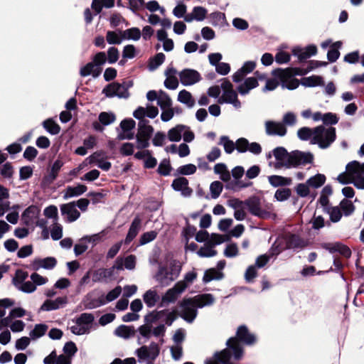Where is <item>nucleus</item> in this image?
Returning a JSON list of instances; mask_svg holds the SVG:
<instances>
[{"instance_id": "nucleus-1", "label": "nucleus", "mask_w": 364, "mask_h": 364, "mask_svg": "<svg viewBox=\"0 0 364 364\" xmlns=\"http://www.w3.org/2000/svg\"><path fill=\"white\" fill-rule=\"evenodd\" d=\"M255 340V336L249 333L247 327L241 326L237 329L236 337L231 338L227 341L228 348L215 354V360H207L205 364H232L230 362L231 351H232L235 360H239L242 356V348L238 341L250 345L254 343Z\"/></svg>"}, {"instance_id": "nucleus-2", "label": "nucleus", "mask_w": 364, "mask_h": 364, "mask_svg": "<svg viewBox=\"0 0 364 364\" xmlns=\"http://www.w3.org/2000/svg\"><path fill=\"white\" fill-rule=\"evenodd\" d=\"M337 180L341 184L353 183L359 189H364V163L353 161L347 164L346 171L340 173Z\"/></svg>"}, {"instance_id": "nucleus-3", "label": "nucleus", "mask_w": 364, "mask_h": 364, "mask_svg": "<svg viewBox=\"0 0 364 364\" xmlns=\"http://www.w3.org/2000/svg\"><path fill=\"white\" fill-rule=\"evenodd\" d=\"M306 73V71L299 69L290 68L285 70L277 69L272 71V75L280 80L282 87L289 90L297 88L301 83L298 79L294 77V75H302Z\"/></svg>"}, {"instance_id": "nucleus-4", "label": "nucleus", "mask_w": 364, "mask_h": 364, "mask_svg": "<svg viewBox=\"0 0 364 364\" xmlns=\"http://www.w3.org/2000/svg\"><path fill=\"white\" fill-rule=\"evenodd\" d=\"M336 139V129L329 127L326 129L323 126L314 128V135L311 139L312 144H318L321 149L328 147Z\"/></svg>"}, {"instance_id": "nucleus-5", "label": "nucleus", "mask_w": 364, "mask_h": 364, "mask_svg": "<svg viewBox=\"0 0 364 364\" xmlns=\"http://www.w3.org/2000/svg\"><path fill=\"white\" fill-rule=\"evenodd\" d=\"M122 293V287H116L111 290L106 296L102 295L97 299H92L93 292L89 293L85 299V306L87 309H95L100 306L105 305L107 302H110L116 299Z\"/></svg>"}, {"instance_id": "nucleus-6", "label": "nucleus", "mask_w": 364, "mask_h": 364, "mask_svg": "<svg viewBox=\"0 0 364 364\" xmlns=\"http://www.w3.org/2000/svg\"><path fill=\"white\" fill-rule=\"evenodd\" d=\"M223 94L218 100L219 103H227L232 105L235 109H240L242 107L240 101L238 100L237 93L233 89L232 83L226 80L223 79L220 84Z\"/></svg>"}, {"instance_id": "nucleus-7", "label": "nucleus", "mask_w": 364, "mask_h": 364, "mask_svg": "<svg viewBox=\"0 0 364 364\" xmlns=\"http://www.w3.org/2000/svg\"><path fill=\"white\" fill-rule=\"evenodd\" d=\"M132 85L133 82L131 80L124 81L122 83L112 82L106 86L102 92L108 97L128 98L129 96L128 90Z\"/></svg>"}, {"instance_id": "nucleus-8", "label": "nucleus", "mask_w": 364, "mask_h": 364, "mask_svg": "<svg viewBox=\"0 0 364 364\" xmlns=\"http://www.w3.org/2000/svg\"><path fill=\"white\" fill-rule=\"evenodd\" d=\"M154 132V128L149 124V122L142 119L138 123V132L136 134V148L142 149L149 146V140Z\"/></svg>"}, {"instance_id": "nucleus-9", "label": "nucleus", "mask_w": 364, "mask_h": 364, "mask_svg": "<svg viewBox=\"0 0 364 364\" xmlns=\"http://www.w3.org/2000/svg\"><path fill=\"white\" fill-rule=\"evenodd\" d=\"M93 321L94 316L92 314L83 313L73 321L70 329L73 334L77 336L88 333Z\"/></svg>"}, {"instance_id": "nucleus-10", "label": "nucleus", "mask_w": 364, "mask_h": 364, "mask_svg": "<svg viewBox=\"0 0 364 364\" xmlns=\"http://www.w3.org/2000/svg\"><path fill=\"white\" fill-rule=\"evenodd\" d=\"M245 205L248 207L250 212L261 218H269L272 215V205H266L262 206L260 200L257 197H252L245 200Z\"/></svg>"}, {"instance_id": "nucleus-11", "label": "nucleus", "mask_w": 364, "mask_h": 364, "mask_svg": "<svg viewBox=\"0 0 364 364\" xmlns=\"http://www.w3.org/2000/svg\"><path fill=\"white\" fill-rule=\"evenodd\" d=\"M187 287L188 284H185V282H178L172 288L168 289L161 296L160 306H166L170 304L174 303Z\"/></svg>"}, {"instance_id": "nucleus-12", "label": "nucleus", "mask_w": 364, "mask_h": 364, "mask_svg": "<svg viewBox=\"0 0 364 364\" xmlns=\"http://www.w3.org/2000/svg\"><path fill=\"white\" fill-rule=\"evenodd\" d=\"M179 315L185 321L192 323L196 318L198 311L196 303L191 298L183 299L179 304Z\"/></svg>"}, {"instance_id": "nucleus-13", "label": "nucleus", "mask_w": 364, "mask_h": 364, "mask_svg": "<svg viewBox=\"0 0 364 364\" xmlns=\"http://www.w3.org/2000/svg\"><path fill=\"white\" fill-rule=\"evenodd\" d=\"M160 348L156 343H151L149 346H142L137 348L135 355L139 361H154L159 355Z\"/></svg>"}, {"instance_id": "nucleus-14", "label": "nucleus", "mask_w": 364, "mask_h": 364, "mask_svg": "<svg viewBox=\"0 0 364 364\" xmlns=\"http://www.w3.org/2000/svg\"><path fill=\"white\" fill-rule=\"evenodd\" d=\"M314 156L309 152L294 151L290 152L288 168L297 167L311 164L313 161Z\"/></svg>"}, {"instance_id": "nucleus-15", "label": "nucleus", "mask_w": 364, "mask_h": 364, "mask_svg": "<svg viewBox=\"0 0 364 364\" xmlns=\"http://www.w3.org/2000/svg\"><path fill=\"white\" fill-rule=\"evenodd\" d=\"M57 264V260L53 257L45 258L36 257L29 264V268L33 271H38L41 269L47 270L53 269Z\"/></svg>"}, {"instance_id": "nucleus-16", "label": "nucleus", "mask_w": 364, "mask_h": 364, "mask_svg": "<svg viewBox=\"0 0 364 364\" xmlns=\"http://www.w3.org/2000/svg\"><path fill=\"white\" fill-rule=\"evenodd\" d=\"M180 81L184 86L193 85L201 79L200 73L193 69H184L178 73Z\"/></svg>"}, {"instance_id": "nucleus-17", "label": "nucleus", "mask_w": 364, "mask_h": 364, "mask_svg": "<svg viewBox=\"0 0 364 364\" xmlns=\"http://www.w3.org/2000/svg\"><path fill=\"white\" fill-rule=\"evenodd\" d=\"M60 212L65 220L68 223H73L77 220L80 216V213L76 208L75 202L61 205Z\"/></svg>"}, {"instance_id": "nucleus-18", "label": "nucleus", "mask_w": 364, "mask_h": 364, "mask_svg": "<svg viewBox=\"0 0 364 364\" xmlns=\"http://www.w3.org/2000/svg\"><path fill=\"white\" fill-rule=\"evenodd\" d=\"M277 162L273 165L274 168H279L282 167L288 168L290 153L283 147H277L272 151Z\"/></svg>"}, {"instance_id": "nucleus-19", "label": "nucleus", "mask_w": 364, "mask_h": 364, "mask_svg": "<svg viewBox=\"0 0 364 364\" xmlns=\"http://www.w3.org/2000/svg\"><path fill=\"white\" fill-rule=\"evenodd\" d=\"M143 300L149 308H152L161 303V295L156 288H152L146 291L143 295Z\"/></svg>"}, {"instance_id": "nucleus-20", "label": "nucleus", "mask_w": 364, "mask_h": 364, "mask_svg": "<svg viewBox=\"0 0 364 364\" xmlns=\"http://www.w3.org/2000/svg\"><path fill=\"white\" fill-rule=\"evenodd\" d=\"M265 132L268 135H278L283 136L287 133V129L282 122L267 121L264 123Z\"/></svg>"}, {"instance_id": "nucleus-21", "label": "nucleus", "mask_w": 364, "mask_h": 364, "mask_svg": "<svg viewBox=\"0 0 364 364\" xmlns=\"http://www.w3.org/2000/svg\"><path fill=\"white\" fill-rule=\"evenodd\" d=\"M159 114V109L156 107L150 105L146 107H139L133 113V116L140 121L144 119L145 117L151 119L155 118Z\"/></svg>"}, {"instance_id": "nucleus-22", "label": "nucleus", "mask_w": 364, "mask_h": 364, "mask_svg": "<svg viewBox=\"0 0 364 364\" xmlns=\"http://www.w3.org/2000/svg\"><path fill=\"white\" fill-rule=\"evenodd\" d=\"M113 276L112 269L99 268L92 271V280L94 283L105 282Z\"/></svg>"}, {"instance_id": "nucleus-23", "label": "nucleus", "mask_w": 364, "mask_h": 364, "mask_svg": "<svg viewBox=\"0 0 364 364\" xmlns=\"http://www.w3.org/2000/svg\"><path fill=\"white\" fill-rule=\"evenodd\" d=\"M256 63L254 61H247L244 63L242 67L239 69L232 75V80L235 82H240L245 76L252 73L255 68Z\"/></svg>"}, {"instance_id": "nucleus-24", "label": "nucleus", "mask_w": 364, "mask_h": 364, "mask_svg": "<svg viewBox=\"0 0 364 364\" xmlns=\"http://www.w3.org/2000/svg\"><path fill=\"white\" fill-rule=\"evenodd\" d=\"M172 187L175 191H181L183 196H190L192 189L188 187V181L183 177L175 179L172 183Z\"/></svg>"}, {"instance_id": "nucleus-25", "label": "nucleus", "mask_w": 364, "mask_h": 364, "mask_svg": "<svg viewBox=\"0 0 364 364\" xmlns=\"http://www.w3.org/2000/svg\"><path fill=\"white\" fill-rule=\"evenodd\" d=\"M154 278L162 287H166L176 278V276L173 277L166 268L161 267Z\"/></svg>"}, {"instance_id": "nucleus-26", "label": "nucleus", "mask_w": 364, "mask_h": 364, "mask_svg": "<svg viewBox=\"0 0 364 364\" xmlns=\"http://www.w3.org/2000/svg\"><path fill=\"white\" fill-rule=\"evenodd\" d=\"M259 85L257 80L255 77H250L246 78L242 83L238 85L237 90L238 92L244 96L250 92L252 89L257 87Z\"/></svg>"}, {"instance_id": "nucleus-27", "label": "nucleus", "mask_w": 364, "mask_h": 364, "mask_svg": "<svg viewBox=\"0 0 364 364\" xmlns=\"http://www.w3.org/2000/svg\"><path fill=\"white\" fill-rule=\"evenodd\" d=\"M177 71L173 68H168L165 75L166 78L164 81V86L169 90H176L178 86V80L176 77Z\"/></svg>"}, {"instance_id": "nucleus-28", "label": "nucleus", "mask_w": 364, "mask_h": 364, "mask_svg": "<svg viewBox=\"0 0 364 364\" xmlns=\"http://www.w3.org/2000/svg\"><path fill=\"white\" fill-rule=\"evenodd\" d=\"M40 210L36 205H31L27 208L21 215V220L23 223L28 225L33 223L38 218Z\"/></svg>"}, {"instance_id": "nucleus-29", "label": "nucleus", "mask_w": 364, "mask_h": 364, "mask_svg": "<svg viewBox=\"0 0 364 364\" xmlns=\"http://www.w3.org/2000/svg\"><path fill=\"white\" fill-rule=\"evenodd\" d=\"M317 48L314 45L308 46L306 48H296L293 50V54L299 58V60H303L316 55Z\"/></svg>"}, {"instance_id": "nucleus-30", "label": "nucleus", "mask_w": 364, "mask_h": 364, "mask_svg": "<svg viewBox=\"0 0 364 364\" xmlns=\"http://www.w3.org/2000/svg\"><path fill=\"white\" fill-rule=\"evenodd\" d=\"M68 302V299L66 296L58 297L55 300H46L43 305L41 306V309L43 311H52L58 309Z\"/></svg>"}, {"instance_id": "nucleus-31", "label": "nucleus", "mask_w": 364, "mask_h": 364, "mask_svg": "<svg viewBox=\"0 0 364 364\" xmlns=\"http://www.w3.org/2000/svg\"><path fill=\"white\" fill-rule=\"evenodd\" d=\"M207 10L202 6H196L193 9L191 14L184 16V20L186 22H191L193 20L202 21L205 18Z\"/></svg>"}, {"instance_id": "nucleus-32", "label": "nucleus", "mask_w": 364, "mask_h": 364, "mask_svg": "<svg viewBox=\"0 0 364 364\" xmlns=\"http://www.w3.org/2000/svg\"><path fill=\"white\" fill-rule=\"evenodd\" d=\"M141 223V218L139 215H136L133 220L131 226L129 229L127 237L124 240L126 244H129L137 235Z\"/></svg>"}, {"instance_id": "nucleus-33", "label": "nucleus", "mask_w": 364, "mask_h": 364, "mask_svg": "<svg viewBox=\"0 0 364 364\" xmlns=\"http://www.w3.org/2000/svg\"><path fill=\"white\" fill-rule=\"evenodd\" d=\"M101 152H95L93 154L90 156L86 161L88 160L90 164H96L100 168L104 171H108L111 167V163L101 159Z\"/></svg>"}, {"instance_id": "nucleus-34", "label": "nucleus", "mask_w": 364, "mask_h": 364, "mask_svg": "<svg viewBox=\"0 0 364 364\" xmlns=\"http://www.w3.org/2000/svg\"><path fill=\"white\" fill-rule=\"evenodd\" d=\"M198 308L210 306L215 302L214 296L210 294H198L192 297Z\"/></svg>"}, {"instance_id": "nucleus-35", "label": "nucleus", "mask_w": 364, "mask_h": 364, "mask_svg": "<svg viewBox=\"0 0 364 364\" xmlns=\"http://www.w3.org/2000/svg\"><path fill=\"white\" fill-rule=\"evenodd\" d=\"M102 72L101 68H97L94 63L90 62L80 70V75L82 77L92 75L93 77H97Z\"/></svg>"}, {"instance_id": "nucleus-36", "label": "nucleus", "mask_w": 364, "mask_h": 364, "mask_svg": "<svg viewBox=\"0 0 364 364\" xmlns=\"http://www.w3.org/2000/svg\"><path fill=\"white\" fill-rule=\"evenodd\" d=\"M86 191L87 187L82 184H78L76 186H68L64 191L63 198L66 200L72 197L80 196Z\"/></svg>"}, {"instance_id": "nucleus-37", "label": "nucleus", "mask_w": 364, "mask_h": 364, "mask_svg": "<svg viewBox=\"0 0 364 364\" xmlns=\"http://www.w3.org/2000/svg\"><path fill=\"white\" fill-rule=\"evenodd\" d=\"M156 36L157 39L163 43V48L165 51L168 52L173 49V41L168 38L167 33L164 30H159Z\"/></svg>"}, {"instance_id": "nucleus-38", "label": "nucleus", "mask_w": 364, "mask_h": 364, "mask_svg": "<svg viewBox=\"0 0 364 364\" xmlns=\"http://www.w3.org/2000/svg\"><path fill=\"white\" fill-rule=\"evenodd\" d=\"M184 129L185 125L183 124H178L170 129L167 134V136L169 141L175 142L179 141L182 138L183 131Z\"/></svg>"}, {"instance_id": "nucleus-39", "label": "nucleus", "mask_w": 364, "mask_h": 364, "mask_svg": "<svg viewBox=\"0 0 364 364\" xmlns=\"http://www.w3.org/2000/svg\"><path fill=\"white\" fill-rule=\"evenodd\" d=\"M301 84L306 87L321 86L323 85L322 77L318 75H311L306 77H303L301 80Z\"/></svg>"}, {"instance_id": "nucleus-40", "label": "nucleus", "mask_w": 364, "mask_h": 364, "mask_svg": "<svg viewBox=\"0 0 364 364\" xmlns=\"http://www.w3.org/2000/svg\"><path fill=\"white\" fill-rule=\"evenodd\" d=\"M268 181L274 187L280 186H289L292 183V179L291 178H287L277 175L269 176Z\"/></svg>"}, {"instance_id": "nucleus-41", "label": "nucleus", "mask_w": 364, "mask_h": 364, "mask_svg": "<svg viewBox=\"0 0 364 364\" xmlns=\"http://www.w3.org/2000/svg\"><path fill=\"white\" fill-rule=\"evenodd\" d=\"M165 315L166 311L164 310L153 311L145 316L144 320L147 324L151 325L157 321L163 320Z\"/></svg>"}, {"instance_id": "nucleus-42", "label": "nucleus", "mask_w": 364, "mask_h": 364, "mask_svg": "<svg viewBox=\"0 0 364 364\" xmlns=\"http://www.w3.org/2000/svg\"><path fill=\"white\" fill-rule=\"evenodd\" d=\"M178 101L186 105L188 107H192L195 105V100L191 92L186 90L179 92L178 95Z\"/></svg>"}, {"instance_id": "nucleus-43", "label": "nucleus", "mask_w": 364, "mask_h": 364, "mask_svg": "<svg viewBox=\"0 0 364 364\" xmlns=\"http://www.w3.org/2000/svg\"><path fill=\"white\" fill-rule=\"evenodd\" d=\"M141 36V32L139 28L133 27L122 31V37L126 40L137 41Z\"/></svg>"}, {"instance_id": "nucleus-44", "label": "nucleus", "mask_w": 364, "mask_h": 364, "mask_svg": "<svg viewBox=\"0 0 364 364\" xmlns=\"http://www.w3.org/2000/svg\"><path fill=\"white\" fill-rule=\"evenodd\" d=\"M115 334L123 338H129L135 333L134 328L132 326L121 325L115 330Z\"/></svg>"}, {"instance_id": "nucleus-45", "label": "nucleus", "mask_w": 364, "mask_h": 364, "mask_svg": "<svg viewBox=\"0 0 364 364\" xmlns=\"http://www.w3.org/2000/svg\"><path fill=\"white\" fill-rule=\"evenodd\" d=\"M223 275L221 272L215 268H211L205 272L203 281L205 283H208L214 279H220L223 278Z\"/></svg>"}, {"instance_id": "nucleus-46", "label": "nucleus", "mask_w": 364, "mask_h": 364, "mask_svg": "<svg viewBox=\"0 0 364 364\" xmlns=\"http://www.w3.org/2000/svg\"><path fill=\"white\" fill-rule=\"evenodd\" d=\"M157 105L161 109L172 107V100L169 95L163 90H159V96L157 100Z\"/></svg>"}, {"instance_id": "nucleus-47", "label": "nucleus", "mask_w": 364, "mask_h": 364, "mask_svg": "<svg viewBox=\"0 0 364 364\" xmlns=\"http://www.w3.org/2000/svg\"><path fill=\"white\" fill-rule=\"evenodd\" d=\"M326 176L323 174L318 173L307 180V184L314 188H318L324 184Z\"/></svg>"}, {"instance_id": "nucleus-48", "label": "nucleus", "mask_w": 364, "mask_h": 364, "mask_svg": "<svg viewBox=\"0 0 364 364\" xmlns=\"http://www.w3.org/2000/svg\"><path fill=\"white\" fill-rule=\"evenodd\" d=\"M123 39L122 31H119V33L116 31H111L107 32L106 40L110 45L120 44Z\"/></svg>"}, {"instance_id": "nucleus-49", "label": "nucleus", "mask_w": 364, "mask_h": 364, "mask_svg": "<svg viewBox=\"0 0 364 364\" xmlns=\"http://www.w3.org/2000/svg\"><path fill=\"white\" fill-rule=\"evenodd\" d=\"M98 119L102 125L108 126L115 122L116 116L111 112H102L99 114Z\"/></svg>"}, {"instance_id": "nucleus-50", "label": "nucleus", "mask_w": 364, "mask_h": 364, "mask_svg": "<svg viewBox=\"0 0 364 364\" xmlns=\"http://www.w3.org/2000/svg\"><path fill=\"white\" fill-rule=\"evenodd\" d=\"M43 127L51 134H57L60 132L59 125L52 119H48L43 122Z\"/></svg>"}, {"instance_id": "nucleus-51", "label": "nucleus", "mask_w": 364, "mask_h": 364, "mask_svg": "<svg viewBox=\"0 0 364 364\" xmlns=\"http://www.w3.org/2000/svg\"><path fill=\"white\" fill-rule=\"evenodd\" d=\"M219 144L223 146L225 151L227 154H231L236 149L235 143L230 140L229 138L225 136L220 137Z\"/></svg>"}, {"instance_id": "nucleus-52", "label": "nucleus", "mask_w": 364, "mask_h": 364, "mask_svg": "<svg viewBox=\"0 0 364 364\" xmlns=\"http://www.w3.org/2000/svg\"><path fill=\"white\" fill-rule=\"evenodd\" d=\"M165 60V55L162 53H157L153 58L150 60L149 63V69L151 71L156 70L161 65Z\"/></svg>"}, {"instance_id": "nucleus-53", "label": "nucleus", "mask_w": 364, "mask_h": 364, "mask_svg": "<svg viewBox=\"0 0 364 364\" xmlns=\"http://www.w3.org/2000/svg\"><path fill=\"white\" fill-rule=\"evenodd\" d=\"M326 211L330 216L331 220L333 223L338 222L342 217L341 210L338 206L326 208Z\"/></svg>"}, {"instance_id": "nucleus-54", "label": "nucleus", "mask_w": 364, "mask_h": 364, "mask_svg": "<svg viewBox=\"0 0 364 364\" xmlns=\"http://www.w3.org/2000/svg\"><path fill=\"white\" fill-rule=\"evenodd\" d=\"M297 135L301 140H311L314 135V129H311L309 127L301 128L298 130Z\"/></svg>"}, {"instance_id": "nucleus-55", "label": "nucleus", "mask_w": 364, "mask_h": 364, "mask_svg": "<svg viewBox=\"0 0 364 364\" xmlns=\"http://www.w3.org/2000/svg\"><path fill=\"white\" fill-rule=\"evenodd\" d=\"M197 254L202 257H210L216 255L217 252L213 250V245H205L197 252Z\"/></svg>"}, {"instance_id": "nucleus-56", "label": "nucleus", "mask_w": 364, "mask_h": 364, "mask_svg": "<svg viewBox=\"0 0 364 364\" xmlns=\"http://www.w3.org/2000/svg\"><path fill=\"white\" fill-rule=\"evenodd\" d=\"M47 328V326L44 324H38L35 326L33 330L31 331L30 336L32 338H38L45 334Z\"/></svg>"}, {"instance_id": "nucleus-57", "label": "nucleus", "mask_w": 364, "mask_h": 364, "mask_svg": "<svg viewBox=\"0 0 364 364\" xmlns=\"http://www.w3.org/2000/svg\"><path fill=\"white\" fill-rule=\"evenodd\" d=\"M197 170L194 164H188L178 168L177 171L181 175H191L196 173Z\"/></svg>"}, {"instance_id": "nucleus-58", "label": "nucleus", "mask_w": 364, "mask_h": 364, "mask_svg": "<svg viewBox=\"0 0 364 364\" xmlns=\"http://www.w3.org/2000/svg\"><path fill=\"white\" fill-rule=\"evenodd\" d=\"M291 196V190L289 188H279L276 191L274 198L278 201L287 200Z\"/></svg>"}, {"instance_id": "nucleus-59", "label": "nucleus", "mask_w": 364, "mask_h": 364, "mask_svg": "<svg viewBox=\"0 0 364 364\" xmlns=\"http://www.w3.org/2000/svg\"><path fill=\"white\" fill-rule=\"evenodd\" d=\"M119 57V52L118 49L115 47H110L107 50V60L108 63L110 64H113L116 63Z\"/></svg>"}, {"instance_id": "nucleus-60", "label": "nucleus", "mask_w": 364, "mask_h": 364, "mask_svg": "<svg viewBox=\"0 0 364 364\" xmlns=\"http://www.w3.org/2000/svg\"><path fill=\"white\" fill-rule=\"evenodd\" d=\"M44 215L48 218H53L55 222L58 219V208L55 205H51L44 209Z\"/></svg>"}, {"instance_id": "nucleus-61", "label": "nucleus", "mask_w": 364, "mask_h": 364, "mask_svg": "<svg viewBox=\"0 0 364 364\" xmlns=\"http://www.w3.org/2000/svg\"><path fill=\"white\" fill-rule=\"evenodd\" d=\"M50 235L53 240H58L63 236V228L62 226L55 222L50 231Z\"/></svg>"}, {"instance_id": "nucleus-62", "label": "nucleus", "mask_w": 364, "mask_h": 364, "mask_svg": "<svg viewBox=\"0 0 364 364\" xmlns=\"http://www.w3.org/2000/svg\"><path fill=\"white\" fill-rule=\"evenodd\" d=\"M28 277V273L21 270L18 269L16 272L15 277L14 278V284L17 288L19 285H21L23 282H25V279Z\"/></svg>"}, {"instance_id": "nucleus-63", "label": "nucleus", "mask_w": 364, "mask_h": 364, "mask_svg": "<svg viewBox=\"0 0 364 364\" xmlns=\"http://www.w3.org/2000/svg\"><path fill=\"white\" fill-rule=\"evenodd\" d=\"M340 206L346 215H349L354 211V205L350 200L343 199L341 201Z\"/></svg>"}, {"instance_id": "nucleus-64", "label": "nucleus", "mask_w": 364, "mask_h": 364, "mask_svg": "<svg viewBox=\"0 0 364 364\" xmlns=\"http://www.w3.org/2000/svg\"><path fill=\"white\" fill-rule=\"evenodd\" d=\"M157 235V232L154 230L144 232L140 237V245H143L153 241Z\"/></svg>"}]
</instances>
